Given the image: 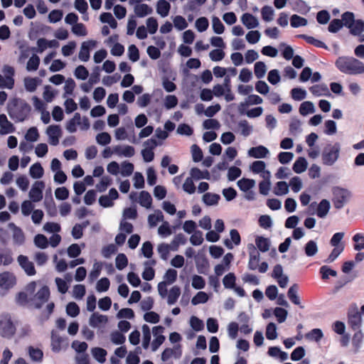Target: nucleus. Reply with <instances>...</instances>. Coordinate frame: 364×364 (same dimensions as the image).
Wrapping results in <instances>:
<instances>
[{"label":"nucleus","mask_w":364,"mask_h":364,"mask_svg":"<svg viewBox=\"0 0 364 364\" xmlns=\"http://www.w3.org/2000/svg\"><path fill=\"white\" fill-rule=\"evenodd\" d=\"M116 267L119 270H122L128 264V259L127 256L123 253H119L115 259Z\"/></svg>","instance_id":"nucleus-52"},{"label":"nucleus","mask_w":364,"mask_h":364,"mask_svg":"<svg viewBox=\"0 0 364 364\" xmlns=\"http://www.w3.org/2000/svg\"><path fill=\"white\" fill-rule=\"evenodd\" d=\"M267 71L266 65L264 62L258 61L255 64L254 72L255 76L258 78H262Z\"/></svg>","instance_id":"nucleus-49"},{"label":"nucleus","mask_w":364,"mask_h":364,"mask_svg":"<svg viewBox=\"0 0 364 364\" xmlns=\"http://www.w3.org/2000/svg\"><path fill=\"white\" fill-rule=\"evenodd\" d=\"M331 208L330 201L327 199L320 200V218H325Z\"/></svg>","instance_id":"nucleus-53"},{"label":"nucleus","mask_w":364,"mask_h":364,"mask_svg":"<svg viewBox=\"0 0 364 364\" xmlns=\"http://www.w3.org/2000/svg\"><path fill=\"white\" fill-rule=\"evenodd\" d=\"M63 338L54 330L51 332V347L52 350L55 352H58L61 350L62 343Z\"/></svg>","instance_id":"nucleus-25"},{"label":"nucleus","mask_w":364,"mask_h":364,"mask_svg":"<svg viewBox=\"0 0 364 364\" xmlns=\"http://www.w3.org/2000/svg\"><path fill=\"white\" fill-rule=\"evenodd\" d=\"M208 299V294L204 291H199L191 300L193 305H197L198 304H204Z\"/></svg>","instance_id":"nucleus-62"},{"label":"nucleus","mask_w":364,"mask_h":364,"mask_svg":"<svg viewBox=\"0 0 364 364\" xmlns=\"http://www.w3.org/2000/svg\"><path fill=\"white\" fill-rule=\"evenodd\" d=\"M341 19H332L328 26V31L331 33H336L343 27L349 30V33H353L355 30L351 29L352 24L355 18V14L352 11H345L341 16Z\"/></svg>","instance_id":"nucleus-3"},{"label":"nucleus","mask_w":364,"mask_h":364,"mask_svg":"<svg viewBox=\"0 0 364 364\" xmlns=\"http://www.w3.org/2000/svg\"><path fill=\"white\" fill-rule=\"evenodd\" d=\"M248 154L253 158L262 159L267 156L269 154V150L265 146L260 145L251 148L249 150Z\"/></svg>","instance_id":"nucleus-20"},{"label":"nucleus","mask_w":364,"mask_h":364,"mask_svg":"<svg viewBox=\"0 0 364 364\" xmlns=\"http://www.w3.org/2000/svg\"><path fill=\"white\" fill-rule=\"evenodd\" d=\"M355 30L353 33H350L351 36H358V41L360 43L364 42V34L363 32L364 31V21L360 18H355L354 23L352 24V28Z\"/></svg>","instance_id":"nucleus-15"},{"label":"nucleus","mask_w":364,"mask_h":364,"mask_svg":"<svg viewBox=\"0 0 364 364\" xmlns=\"http://www.w3.org/2000/svg\"><path fill=\"white\" fill-rule=\"evenodd\" d=\"M16 283V277L9 272H4L0 274V287L4 289H11Z\"/></svg>","instance_id":"nucleus-12"},{"label":"nucleus","mask_w":364,"mask_h":364,"mask_svg":"<svg viewBox=\"0 0 364 364\" xmlns=\"http://www.w3.org/2000/svg\"><path fill=\"white\" fill-rule=\"evenodd\" d=\"M255 243L259 251L262 252H267L269 249L270 242L268 238L262 236H258L255 239Z\"/></svg>","instance_id":"nucleus-36"},{"label":"nucleus","mask_w":364,"mask_h":364,"mask_svg":"<svg viewBox=\"0 0 364 364\" xmlns=\"http://www.w3.org/2000/svg\"><path fill=\"white\" fill-rule=\"evenodd\" d=\"M50 297V289L48 286L42 287L35 294L34 298L38 301L34 304L36 309H41L43 304L47 302Z\"/></svg>","instance_id":"nucleus-10"},{"label":"nucleus","mask_w":364,"mask_h":364,"mask_svg":"<svg viewBox=\"0 0 364 364\" xmlns=\"http://www.w3.org/2000/svg\"><path fill=\"white\" fill-rule=\"evenodd\" d=\"M363 340V334L360 330L355 332L352 338V345L353 346V352L354 353H357L360 347Z\"/></svg>","instance_id":"nucleus-30"},{"label":"nucleus","mask_w":364,"mask_h":364,"mask_svg":"<svg viewBox=\"0 0 364 364\" xmlns=\"http://www.w3.org/2000/svg\"><path fill=\"white\" fill-rule=\"evenodd\" d=\"M323 132L326 135H333L337 132L336 122L332 119L326 120L324 122Z\"/></svg>","instance_id":"nucleus-40"},{"label":"nucleus","mask_w":364,"mask_h":364,"mask_svg":"<svg viewBox=\"0 0 364 364\" xmlns=\"http://www.w3.org/2000/svg\"><path fill=\"white\" fill-rule=\"evenodd\" d=\"M107 317L97 313H93L90 318V325L94 328L97 327L100 324L106 323Z\"/></svg>","instance_id":"nucleus-33"},{"label":"nucleus","mask_w":364,"mask_h":364,"mask_svg":"<svg viewBox=\"0 0 364 364\" xmlns=\"http://www.w3.org/2000/svg\"><path fill=\"white\" fill-rule=\"evenodd\" d=\"M262 17L264 21H271L273 19L274 10L269 6H264L261 10Z\"/></svg>","instance_id":"nucleus-55"},{"label":"nucleus","mask_w":364,"mask_h":364,"mask_svg":"<svg viewBox=\"0 0 364 364\" xmlns=\"http://www.w3.org/2000/svg\"><path fill=\"white\" fill-rule=\"evenodd\" d=\"M152 12L153 9L146 4H136L134 6V13L139 18H143Z\"/></svg>","instance_id":"nucleus-24"},{"label":"nucleus","mask_w":364,"mask_h":364,"mask_svg":"<svg viewBox=\"0 0 364 364\" xmlns=\"http://www.w3.org/2000/svg\"><path fill=\"white\" fill-rule=\"evenodd\" d=\"M307 23V20L301 16L296 14L291 16L290 18V24L293 28H298L300 26H304Z\"/></svg>","instance_id":"nucleus-48"},{"label":"nucleus","mask_w":364,"mask_h":364,"mask_svg":"<svg viewBox=\"0 0 364 364\" xmlns=\"http://www.w3.org/2000/svg\"><path fill=\"white\" fill-rule=\"evenodd\" d=\"M7 111L15 122H21L28 118L31 107L25 100L14 98L8 104Z\"/></svg>","instance_id":"nucleus-1"},{"label":"nucleus","mask_w":364,"mask_h":364,"mask_svg":"<svg viewBox=\"0 0 364 364\" xmlns=\"http://www.w3.org/2000/svg\"><path fill=\"white\" fill-rule=\"evenodd\" d=\"M220 198V196L215 193H205L203 196V201L207 205H217Z\"/></svg>","instance_id":"nucleus-39"},{"label":"nucleus","mask_w":364,"mask_h":364,"mask_svg":"<svg viewBox=\"0 0 364 364\" xmlns=\"http://www.w3.org/2000/svg\"><path fill=\"white\" fill-rule=\"evenodd\" d=\"M139 204L146 208H149L151 206L152 198L149 193L145 191H142L139 197Z\"/></svg>","instance_id":"nucleus-31"},{"label":"nucleus","mask_w":364,"mask_h":364,"mask_svg":"<svg viewBox=\"0 0 364 364\" xmlns=\"http://www.w3.org/2000/svg\"><path fill=\"white\" fill-rule=\"evenodd\" d=\"M46 133L49 137V143L53 146H57L62 133L60 126L50 125L47 128Z\"/></svg>","instance_id":"nucleus-11"},{"label":"nucleus","mask_w":364,"mask_h":364,"mask_svg":"<svg viewBox=\"0 0 364 364\" xmlns=\"http://www.w3.org/2000/svg\"><path fill=\"white\" fill-rule=\"evenodd\" d=\"M299 287L296 284H293L288 290L287 296L289 300L296 305H300V299L297 295Z\"/></svg>","instance_id":"nucleus-32"},{"label":"nucleus","mask_w":364,"mask_h":364,"mask_svg":"<svg viewBox=\"0 0 364 364\" xmlns=\"http://www.w3.org/2000/svg\"><path fill=\"white\" fill-rule=\"evenodd\" d=\"M348 322L353 330L358 329L361 326L362 318L355 304L348 311Z\"/></svg>","instance_id":"nucleus-7"},{"label":"nucleus","mask_w":364,"mask_h":364,"mask_svg":"<svg viewBox=\"0 0 364 364\" xmlns=\"http://www.w3.org/2000/svg\"><path fill=\"white\" fill-rule=\"evenodd\" d=\"M223 283L225 289H232L236 284V276L234 273L227 274L223 279Z\"/></svg>","instance_id":"nucleus-37"},{"label":"nucleus","mask_w":364,"mask_h":364,"mask_svg":"<svg viewBox=\"0 0 364 364\" xmlns=\"http://www.w3.org/2000/svg\"><path fill=\"white\" fill-rule=\"evenodd\" d=\"M16 328L11 316L9 314L0 316V335L2 337L11 338L16 333Z\"/></svg>","instance_id":"nucleus-5"},{"label":"nucleus","mask_w":364,"mask_h":364,"mask_svg":"<svg viewBox=\"0 0 364 364\" xmlns=\"http://www.w3.org/2000/svg\"><path fill=\"white\" fill-rule=\"evenodd\" d=\"M212 22L213 29L215 33L221 34L224 32L225 26L218 17L214 16L213 18Z\"/></svg>","instance_id":"nucleus-63"},{"label":"nucleus","mask_w":364,"mask_h":364,"mask_svg":"<svg viewBox=\"0 0 364 364\" xmlns=\"http://www.w3.org/2000/svg\"><path fill=\"white\" fill-rule=\"evenodd\" d=\"M114 152L125 157H132L135 154L134 148L129 145L126 146H116L113 149Z\"/></svg>","instance_id":"nucleus-21"},{"label":"nucleus","mask_w":364,"mask_h":364,"mask_svg":"<svg viewBox=\"0 0 364 364\" xmlns=\"http://www.w3.org/2000/svg\"><path fill=\"white\" fill-rule=\"evenodd\" d=\"M93 357L100 363L106 360L107 351L104 348L95 347L92 349Z\"/></svg>","instance_id":"nucleus-41"},{"label":"nucleus","mask_w":364,"mask_h":364,"mask_svg":"<svg viewBox=\"0 0 364 364\" xmlns=\"http://www.w3.org/2000/svg\"><path fill=\"white\" fill-rule=\"evenodd\" d=\"M40 64V58L33 54L28 60L26 64V69L28 71H35L38 70Z\"/></svg>","instance_id":"nucleus-46"},{"label":"nucleus","mask_w":364,"mask_h":364,"mask_svg":"<svg viewBox=\"0 0 364 364\" xmlns=\"http://www.w3.org/2000/svg\"><path fill=\"white\" fill-rule=\"evenodd\" d=\"M95 44L96 43L94 41H89L82 43L78 55L82 61L87 62L89 60L90 48L94 47Z\"/></svg>","instance_id":"nucleus-16"},{"label":"nucleus","mask_w":364,"mask_h":364,"mask_svg":"<svg viewBox=\"0 0 364 364\" xmlns=\"http://www.w3.org/2000/svg\"><path fill=\"white\" fill-rule=\"evenodd\" d=\"M352 196L351 192L346 188L335 186L332 188V198L336 209H342Z\"/></svg>","instance_id":"nucleus-4"},{"label":"nucleus","mask_w":364,"mask_h":364,"mask_svg":"<svg viewBox=\"0 0 364 364\" xmlns=\"http://www.w3.org/2000/svg\"><path fill=\"white\" fill-rule=\"evenodd\" d=\"M81 124V115L80 113H75L73 117L66 123V129L70 132L74 133L77 131V125Z\"/></svg>","instance_id":"nucleus-22"},{"label":"nucleus","mask_w":364,"mask_h":364,"mask_svg":"<svg viewBox=\"0 0 364 364\" xmlns=\"http://www.w3.org/2000/svg\"><path fill=\"white\" fill-rule=\"evenodd\" d=\"M181 294V289L178 286H173L169 291L167 302L169 305L174 304Z\"/></svg>","instance_id":"nucleus-34"},{"label":"nucleus","mask_w":364,"mask_h":364,"mask_svg":"<svg viewBox=\"0 0 364 364\" xmlns=\"http://www.w3.org/2000/svg\"><path fill=\"white\" fill-rule=\"evenodd\" d=\"M266 164L263 161H255L251 166L250 169L254 173L259 174L262 178L261 182H270L271 173L265 169Z\"/></svg>","instance_id":"nucleus-8"},{"label":"nucleus","mask_w":364,"mask_h":364,"mask_svg":"<svg viewBox=\"0 0 364 364\" xmlns=\"http://www.w3.org/2000/svg\"><path fill=\"white\" fill-rule=\"evenodd\" d=\"M34 243L36 246L41 249H45L48 246V241L47 237L42 234L36 235L34 237Z\"/></svg>","instance_id":"nucleus-57"},{"label":"nucleus","mask_w":364,"mask_h":364,"mask_svg":"<svg viewBox=\"0 0 364 364\" xmlns=\"http://www.w3.org/2000/svg\"><path fill=\"white\" fill-rule=\"evenodd\" d=\"M45 188V183H33L30 190L29 197L33 202H39L43 198V190Z\"/></svg>","instance_id":"nucleus-14"},{"label":"nucleus","mask_w":364,"mask_h":364,"mask_svg":"<svg viewBox=\"0 0 364 364\" xmlns=\"http://www.w3.org/2000/svg\"><path fill=\"white\" fill-rule=\"evenodd\" d=\"M210 173L205 171H200L198 168H192L190 171V176L187 177L185 182H193V180L209 179Z\"/></svg>","instance_id":"nucleus-13"},{"label":"nucleus","mask_w":364,"mask_h":364,"mask_svg":"<svg viewBox=\"0 0 364 364\" xmlns=\"http://www.w3.org/2000/svg\"><path fill=\"white\" fill-rule=\"evenodd\" d=\"M238 126L241 129V134L244 136H249L252 131V127L250 126L248 122L245 119L241 120L238 123Z\"/></svg>","instance_id":"nucleus-61"},{"label":"nucleus","mask_w":364,"mask_h":364,"mask_svg":"<svg viewBox=\"0 0 364 364\" xmlns=\"http://www.w3.org/2000/svg\"><path fill=\"white\" fill-rule=\"evenodd\" d=\"M343 236L344 232H343L334 233L330 240V245L333 247H345L344 244L341 242Z\"/></svg>","instance_id":"nucleus-51"},{"label":"nucleus","mask_w":364,"mask_h":364,"mask_svg":"<svg viewBox=\"0 0 364 364\" xmlns=\"http://www.w3.org/2000/svg\"><path fill=\"white\" fill-rule=\"evenodd\" d=\"M66 313L71 317H75L80 314V308L75 302H69L66 306Z\"/></svg>","instance_id":"nucleus-60"},{"label":"nucleus","mask_w":364,"mask_h":364,"mask_svg":"<svg viewBox=\"0 0 364 364\" xmlns=\"http://www.w3.org/2000/svg\"><path fill=\"white\" fill-rule=\"evenodd\" d=\"M344 248L345 247H333V249L332 250L328 257L326 259H325L323 262L326 264L333 262L343 252Z\"/></svg>","instance_id":"nucleus-42"},{"label":"nucleus","mask_w":364,"mask_h":364,"mask_svg":"<svg viewBox=\"0 0 364 364\" xmlns=\"http://www.w3.org/2000/svg\"><path fill=\"white\" fill-rule=\"evenodd\" d=\"M41 80L38 77H26L24 79V86L28 92H33L36 91Z\"/></svg>","instance_id":"nucleus-29"},{"label":"nucleus","mask_w":364,"mask_h":364,"mask_svg":"<svg viewBox=\"0 0 364 364\" xmlns=\"http://www.w3.org/2000/svg\"><path fill=\"white\" fill-rule=\"evenodd\" d=\"M143 331V341L142 346L144 348H147L149 346L151 341V331L148 325L144 324L142 326Z\"/></svg>","instance_id":"nucleus-50"},{"label":"nucleus","mask_w":364,"mask_h":364,"mask_svg":"<svg viewBox=\"0 0 364 364\" xmlns=\"http://www.w3.org/2000/svg\"><path fill=\"white\" fill-rule=\"evenodd\" d=\"M291 95L293 100L296 101H301L306 97V91L299 87L293 88L291 90Z\"/></svg>","instance_id":"nucleus-56"},{"label":"nucleus","mask_w":364,"mask_h":364,"mask_svg":"<svg viewBox=\"0 0 364 364\" xmlns=\"http://www.w3.org/2000/svg\"><path fill=\"white\" fill-rule=\"evenodd\" d=\"M191 328L196 331H200L204 328V323L202 320L195 316H192L190 319Z\"/></svg>","instance_id":"nucleus-58"},{"label":"nucleus","mask_w":364,"mask_h":364,"mask_svg":"<svg viewBox=\"0 0 364 364\" xmlns=\"http://www.w3.org/2000/svg\"><path fill=\"white\" fill-rule=\"evenodd\" d=\"M241 21L242 23L249 29L255 28L259 25L257 18L249 13L244 14L241 17Z\"/></svg>","instance_id":"nucleus-19"},{"label":"nucleus","mask_w":364,"mask_h":364,"mask_svg":"<svg viewBox=\"0 0 364 364\" xmlns=\"http://www.w3.org/2000/svg\"><path fill=\"white\" fill-rule=\"evenodd\" d=\"M335 65L345 74L355 75L364 73V63L353 57L340 56L336 60Z\"/></svg>","instance_id":"nucleus-2"},{"label":"nucleus","mask_w":364,"mask_h":364,"mask_svg":"<svg viewBox=\"0 0 364 364\" xmlns=\"http://www.w3.org/2000/svg\"><path fill=\"white\" fill-rule=\"evenodd\" d=\"M28 353L31 359L34 362H41L43 357V351L38 348L29 346L28 348Z\"/></svg>","instance_id":"nucleus-28"},{"label":"nucleus","mask_w":364,"mask_h":364,"mask_svg":"<svg viewBox=\"0 0 364 364\" xmlns=\"http://www.w3.org/2000/svg\"><path fill=\"white\" fill-rule=\"evenodd\" d=\"M353 241L355 242L353 249L356 251L364 250V233H356L353 236Z\"/></svg>","instance_id":"nucleus-38"},{"label":"nucleus","mask_w":364,"mask_h":364,"mask_svg":"<svg viewBox=\"0 0 364 364\" xmlns=\"http://www.w3.org/2000/svg\"><path fill=\"white\" fill-rule=\"evenodd\" d=\"M171 9V4L166 0H159L156 4V12L161 16L166 17L168 15Z\"/></svg>","instance_id":"nucleus-23"},{"label":"nucleus","mask_w":364,"mask_h":364,"mask_svg":"<svg viewBox=\"0 0 364 364\" xmlns=\"http://www.w3.org/2000/svg\"><path fill=\"white\" fill-rule=\"evenodd\" d=\"M266 337L269 340H274L277 337V326L271 322L266 327Z\"/></svg>","instance_id":"nucleus-54"},{"label":"nucleus","mask_w":364,"mask_h":364,"mask_svg":"<svg viewBox=\"0 0 364 364\" xmlns=\"http://www.w3.org/2000/svg\"><path fill=\"white\" fill-rule=\"evenodd\" d=\"M164 220V215L161 210L156 211L154 214H150L148 217V222L151 227H154L157 223Z\"/></svg>","instance_id":"nucleus-47"},{"label":"nucleus","mask_w":364,"mask_h":364,"mask_svg":"<svg viewBox=\"0 0 364 364\" xmlns=\"http://www.w3.org/2000/svg\"><path fill=\"white\" fill-rule=\"evenodd\" d=\"M11 250L4 248L0 250V265H9L13 262Z\"/></svg>","instance_id":"nucleus-27"},{"label":"nucleus","mask_w":364,"mask_h":364,"mask_svg":"<svg viewBox=\"0 0 364 364\" xmlns=\"http://www.w3.org/2000/svg\"><path fill=\"white\" fill-rule=\"evenodd\" d=\"M337 272L328 265H323L320 267V276L323 280H327L330 277H337Z\"/></svg>","instance_id":"nucleus-26"},{"label":"nucleus","mask_w":364,"mask_h":364,"mask_svg":"<svg viewBox=\"0 0 364 364\" xmlns=\"http://www.w3.org/2000/svg\"><path fill=\"white\" fill-rule=\"evenodd\" d=\"M341 146L338 143H335L333 145L328 144L324 147L322 153V161L323 164L331 166L338 159L339 156Z\"/></svg>","instance_id":"nucleus-6"},{"label":"nucleus","mask_w":364,"mask_h":364,"mask_svg":"<svg viewBox=\"0 0 364 364\" xmlns=\"http://www.w3.org/2000/svg\"><path fill=\"white\" fill-rule=\"evenodd\" d=\"M39 137L38 131L36 127H31L26 132L25 138L28 141H36Z\"/></svg>","instance_id":"nucleus-64"},{"label":"nucleus","mask_w":364,"mask_h":364,"mask_svg":"<svg viewBox=\"0 0 364 364\" xmlns=\"http://www.w3.org/2000/svg\"><path fill=\"white\" fill-rule=\"evenodd\" d=\"M181 355V350H176L172 348H166L161 353V360L163 361H167L172 356H175L176 358H179Z\"/></svg>","instance_id":"nucleus-45"},{"label":"nucleus","mask_w":364,"mask_h":364,"mask_svg":"<svg viewBox=\"0 0 364 364\" xmlns=\"http://www.w3.org/2000/svg\"><path fill=\"white\" fill-rule=\"evenodd\" d=\"M15 131V127L11 122H10L6 114H0V133L2 134H7L13 133Z\"/></svg>","instance_id":"nucleus-18"},{"label":"nucleus","mask_w":364,"mask_h":364,"mask_svg":"<svg viewBox=\"0 0 364 364\" xmlns=\"http://www.w3.org/2000/svg\"><path fill=\"white\" fill-rule=\"evenodd\" d=\"M314 112V106L311 102L305 101L300 105L299 113L301 115L305 116Z\"/></svg>","instance_id":"nucleus-44"},{"label":"nucleus","mask_w":364,"mask_h":364,"mask_svg":"<svg viewBox=\"0 0 364 364\" xmlns=\"http://www.w3.org/2000/svg\"><path fill=\"white\" fill-rule=\"evenodd\" d=\"M110 286V282L108 278H101L97 283L96 289L99 292L107 291Z\"/></svg>","instance_id":"nucleus-59"},{"label":"nucleus","mask_w":364,"mask_h":364,"mask_svg":"<svg viewBox=\"0 0 364 364\" xmlns=\"http://www.w3.org/2000/svg\"><path fill=\"white\" fill-rule=\"evenodd\" d=\"M251 246L249 252L248 268L251 270H255L259 266V253L252 245Z\"/></svg>","instance_id":"nucleus-17"},{"label":"nucleus","mask_w":364,"mask_h":364,"mask_svg":"<svg viewBox=\"0 0 364 364\" xmlns=\"http://www.w3.org/2000/svg\"><path fill=\"white\" fill-rule=\"evenodd\" d=\"M17 261L28 276H33L36 274L33 262L30 261L27 256L20 255L17 257Z\"/></svg>","instance_id":"nucleus-9"},{"label":"nucleus","mask_w":364,"mask_h":364,"mask_svg":"<svg viewBox=\"0 0 364 364\" xmlns=\"http://www.w3.org/2000/svg\"><path fill=\"white\" fill-rule=\"evenodd\" d=\"M307 168V161L304 157H299L293 165V171L296 173L304 172Z\"/></svg>","instance_id":"nucleus-35"},{"label":"nucleus","mask_w":364,"mask_h":364,"mask_svg":"<svg viewBox=\"0 0 364 364\" xmlns=\"http://www.w3.org/2000/svg\"><path fill=\"white\" fill-rule=\"evenodd\" d=\"M30 175L33 178H40L43 174V168L41 164L36 163L30 167Z\"/></svg>","instance_id":"nucleus-43"}]
</instances>
